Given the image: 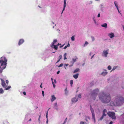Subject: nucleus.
Here are the masks:
<instances>
[{
    "mask_svg": "<svg viewBox=\"0 0 124 124\" xmlns=\"http://www.w3.org/2000/svg\"><path fill=\"white\" fill-rule=\"evenodd\" d=\"M109 50L108 49L104 50L102 53V56L105 58H107L109 54Z\"/></svg>",
    "mask_w": 124,
    "mask_h": 124,
    "instance_id": "nucleus-5",
    "label": "nucleus"
},
{
    "mask_svg": "<svg viewBox=\"0 0 124 124\" xmlns=\"http://www.w3.org/2000/svg\"><path fill=\"white\" fill-rule=\"evenodd\" d=\"M65 45V44H64L63 45H62V46H60L59 47L60 48H61L62 47L64 46V45Z\"/></svg>",
    "mask_w": 124,
    "mask_h": 124,
    "instance_id": "nucleus-61",
    "label": "nucleus"
},
{
    "mask_svg": "<svg viewBox=\"0 0 124 124\" xmlns=\"http://www.w3.org/2000/svg\"><path fill=\"white\" fill-rule=\"evenodd\" d=\"M93 2V1H88L87 2V4L88 5H90L92 4Z\"/></svg>",
    "mask_w": 124,
    "mask_h": 124,
    "instance_id": "nucleus-24",
    "label": "nucleus"
},
{
    "mask_svg": "<svg viewBox=\"0 0 124 124\" xmlns=\"http://www.w3.org/2000/svg\"><path fill=\"white\" fill-rule=\"evenodd\" d=\"M70 83L71 85V86H72V84H73V80H71L70 81Z\"/></svg>",
    "mask_w": 124,
    "mask_h": 124,
    "instance_id": "nucleus-36",
    "label": "nucleus"
},
{
    "mask_svg": "<svg viewBox=\"0 0 124 124\" xmlns=\"http://www.w3.org/2000/svg\"><path fill=\"white\" fill-rule=\"evenodd\" d=\"M108 35L109 36L110 39H112L115 37L114 34L112 32L109 33Z\"/></svg>",
    "mask_w": 124,
    "mask_h": 124,
    "instance_id": "nucleus-13",
    "label": "nucleus"
},
{
    "mask_svg": "<svg viewBox=\"0 0 124 124\" xmlns=\"http://www.w3.org/2000/svg\"><path fill=\"white\" fill-rule=\"evenodd\" d=\"M48 119H46V124H48Z\"/></svg>",
    "mask_w": 124,
    "mask_h": 124,
    "instance_id": "nucleus-57",
    "label": "nucleus"
},
{
    "mask_svg": "<svg viewBox=\"0 0 124 124\" xmlns=\"http://www.w3.org/2000/svg\"><path fill=\"white\" fill-rule=\"evenodd\" d=\"M65 10V9H64V8H63V9L62 10V13H61V14H62L63 11Z\"/></svg>",
    "mask_w": 124,
    "mask_h": 124,
    "instance_id": "nucleus-56",
    "label": "nucleus"
},
{
    "mask_svg": "<svg viewBox=\"0 0 124 124\" xmlns=\"http://www.w3.org/2000/svg\"><path fill=\"white\" fill-rule=\"evenodd\" d=\"M108 115L112 119H116V116H115V113L112 112H109L107 113Z\"/></svg>",
    "mask_w": 124,
    "mask_h": 124,
    "instance_id": "nucleus-6",
    "label": "nucleus"
},
{
    "mask_svg": "<svg viewBox=\"0 0 124 124\" xmlns=\"http://www.w3.org/2000/svg\"><path fill=\"white\" fill-rule=\"evenodd\" d=\"M103 70L104 71L101 73V75L103 76H105L108 74V72L107 71V70H106L103 69Z\"/></svg>",
    "mask_w": 124,
    "mask_h": 124,
    "instance_id": "nucleus-11",
    "label": "nucleus"
},
{
    "mask_svg": "<svg viewBox=\"0 0 124 124\" xmlns=\"http://www.w3.org/2000/svg\"><path fill=\"white\" fill-rule=\"evenodd\" d=\"M121 87L122 89L124 90V81H123L121 83Z\"/></svg>",
    "mask_w": 124,
    "mask_h": 124,
    "instance_id": "nucleus-22",
    "label": "nucleus"
},
{
    "mask_svg": "<svg viewBox=\"0 0 124 124\" xmlns=\"http://www.w3.org/2000/svg\"><path fill=\"white\" fill-rule=\"evenodd\" d=\"M50 108H49L48 110L46 113V119H48V111L49 110Z\"/></svg>",
    "mask_w": 124,
    "mask_h": 124,
    "instance_id": "nucleus-35",
    "label": "nucleus"
},
{
    "mask_svg": "<svg viewBox=\"0 0 124 124\" xmlns=\"http://www.w3.org/2000/svg\"><path fill=\"white\" fill-rule=\"evenodd\" d=\"M99 98L100 100L105 103H108L111 100V98L109 94H106L102 92L99 94Z\"/></svg>",
    "mask_w": 124,
    "mask_h": 124,
    "instance_id": "nucleus-2",
    "label": "nucleus"
},
{
    "mask_svg": "<svg viewBox=\"0 0 124 124\" xmlns=\"http://www.w3.org/2000/svg\"><path fill=\"white\" fill-rule=\"evenodd\" d=\"M80 124H87L86 122H84L82 121H81L80 123Z\"/></svg>",
    "mask_w": 124,
    "mask_h": 124,
    "instance_id": "nucleus-37",
    "label": "nucleus"
},
{
    "mask_svg": "<svg viewBox=\"0 0 124 124\" xmlns=\"http://www.w3.org/2000/svg\"><path fill=\"white\" fill-rule=\"evenodd\" d=\"M65 93L67 95L68 94V91H67V88H66L65 90Z\"/></svg>",
    "mask_w": 124,
    "mask_h": 124,
    "instance_id": "nucleus-30",
    "label": "nucleus"
},
{
    "mask_svg": "<svg viewBox=\"0 0 124 124\" xmlns=\"http://www.w3.org/2000/svg\"><path fill=\"white\" fill-rule=\"evenodd\" d=\"M91 38L92 39V41H93L95 40V38L93 36H91Z\"/></svg>",
    "mask_w": 124,
    "mask_h": 124,
    "instance_id": "nucleus-39",
    "label": "nucleus"
},
{
    "mask_svg": "<svg viewBox=\"0 0 124 124\" xmlns=\"http://www.w3.org/2000/svg\"><path fill=\"white\" fill-rule=\"evenodd\" d=\"M62 56L61 55H60L59 56V59L57 61V62L56 63H57L59 62L60 60L62 58Z\"/></svg>",
    "mask_w": 124,
    "mask_h": 124,
    "instance_id": "nucleus-27",
    "label": "nucleus"
},
{
    "mask_svg": "<svg viewBox=\"0 0 124 124\" xmlns=\"http://www.w3.org/2000/svg\"><path fill=\"white\" fill-rule=\"evenodd\" d=\"M6 81L7 84L8 85V81L7 80H6Z\"/></svg>",
    "mask_w": 124,
    "mask_h": 124,
    "instance_id": "nucleus-50",
    "label": "nucleus"
},
{
    "mask_svg": "<svg viewBox=\"0 0 124 124\" xmlns=\"http://www.w3.org/2000/svg\"><path fill=\"white\" fill-rule=\"evenodd\" d=\"M79 69L77 68L76 69H75L73 73H75L76 72H77L79 71Z\"/></svg>",
    "mask_w": 124,
    "mask_h": 124,
    "instance_id": "nucleus-28",
    "label": "nucleus"
},
{
    "mask_svg": "<svg viewBox=\"0 0 124 124\" xmlns=\"http://www.w3.org/2000/svg\"><path fill=\"white\" fill-rule=\"evenodd\" d=\"M68 47L67 46H66L63 48L64 49H66Z\"/></svg>",
    "mask_w": 124,
    "mask_h": 124,
    "instance_id": "nucleus-55",
    "label": "nucleus"
},
{
    "mask_svg": "<svg viewBox=\"0 0 124 124\" xmlns=\"http://www.w3.org/2000/svg\"><path fill=\"white\" fill-rule=\"evenodd\" d=\"M63 8L64 9H65V8L67 5V1L66 0H63Z\"/></svg>",
    "mask_w": 124,
    "mask_h": 124,
    "instance_id": "nucleus-16",
    "label": "nucleus"
},
{
    "mask_svg": "<svg viewBox=\"0 0 124 124\" xmlns=\"http://www.w3.org/2000/svg\"><path fill=\"white\" fill-rule=\"evenodd\" d=\"M67 118H66L65 119V120L64 121V122L61 124H65L66 122H67Z\"/></svg>",
    "mask_w": 124,
    "mask_h": 124,
    "instance_id": "nucleus-32",
    "label": "nucleus"
},
{
    "mask_svg": "<svg viewBox=\"0 0 124 124\" xmlns=\"http://www.w3.org/2000/svg\"><path fill=\"white\" fill-rule=\"evenodd\" d=\"M7 60L6 58L4 57H2L1 58L0 60V74L2 73L3 70L6 67Z\"/></svg>",
    "mask_w": 124,
    "mask_h": 124,
    "instance_id": "nucleus-3",
    "label": "nucleus"
},
{
    "mask_svg": "<svg viewBox=\"0 0 124 124\" xmlns=\"http://www.w3.org/2000/svg\"><path fill=\"white\" fill-rule=\"evenodd\" d=\"M4 93V91L2 88H0V93L2 94Z\"/></svg>",
    "mask_w": 124,
    "mask_h": 124,
    "instance_id": "nucleus-29",
    "label": "nucleus"
},
{
    "mask_svg": "<svg viewBox=\"0 0 124 124\" xmlns=\"http://www.w3.org/2000/svg\"><path fill=\"white\" fill-rule=\"evenodd\" d=\"M95 54H94L91 57V59H92L93 57L94 56V55Z\"/></svg>",
    "mask_w": 124,
    "mask_h": 124,
    "instance_id": "nucleus-64",
    "label": "nucleus"
},
{
    "mask_svg": "<svg viewBox=\"0 0 124 124\" xmlns=\"http://www.w3.org/2000/svg\"><path fill=\"white\" fill-rule=\"evenodd\" d=\"M52 98L51 100V101L52 102L56 99V98L55 97L54 95H53L51 96Z\"/></svg>",
    "mask_w": 124,
    "mask_h": 124,
    "instance_id": "nucleus-18",
    "label": "nucleus"
},
{
    "mask_svg": "<svg viewBox=\"0 0 124 124\" xmlns=\"http://www.w3.org/2000/svg\"><path fill=\"white\" fill-rule=\"evenodd\" d=\"M11 88V87L10 86H8L7 87H6V88H5V90H9V89Z\"/></svg>",
    "mask_w": 124,
    "mask_h": 124,
    "instance_id": "nucleus-31",
    "label": "nucleus"
},
{
    "mask_svg": "<svg viewBox=\"0 0 124 124\" xmlns=\"http://www.w3.org/2000/svg\"><path fill=\"white\" fill-rule=\"evenodd\" d=\"M114 5L116 7H118V3L116 1H115L114 2Z\"/></svg>",
    "mask_w": 124,
    "mask_h": 124,
    "instance_id": "nucleus-25",
    "label": "nucleus"
},
{
    "mask_svg": "<svg viewBox=\"0 0 124 124\" xmlns=\"http://www.w3.org/2000/svg\"><path fill=\"white\" fill-rule=\"evenodd\" d=\"M63 63H61L58 66L59 67H60L62 66H63Z\"/></svg>",
    "mask_w": 124,
    "mask_h": 124,
    "instance_id": "nucleus-43",
    "label": "nucleus"
},
{
    "mask_svg": "<svg viewBox=\"0 0 124 124\" xmlns=\"http://www.w3.org/2000/svg\"><path fill=\"white\" fill-rule=\"evenodd\" d=\"M86 118H87V119H90V117L89 116H87V117H86Z\"/></svg>",
    "mask_w": 124,
    "mask_h": 124,
    "instance_id": "nucleus-58",
    "label": "nucleus"
},
{
    "mask_svg": "<svg viewBox=\"0 0 124 124\" xmlns=\"http://www.w3.org/2000/svg\"><path fill=\"white\" fill-rule=\"evenodd\" d=\"M61 45V44H60L58 43L57 45H55V47H57V46H58L59 45Z\"/></svg>",
    "mask_w": 124,
    "mask_h": 124,
    "instance_id": "nucleus-45",
    "label": "nucleus"
},
{
    "mask_svg": "<svg viewBox=\"0 0 124 124\" xmlns=\"http://www.w3.org/2000/svg\"><path fill=\"white\" fill-rule=\"evenodd\" d=\"M54 108L57 111L59 110V108H58V106L57 105V103L56 102H55L54 104Z\"/></svg>",
    "mask_w": 124,
    "mask_h": 124,
    "instance_id": "nucleus-12",
    "label": "nucleus"
},
{
    "mask_svg": "<svg viewBox=\"0 0 124 124\" xmlns=\"http://www.w3.org/2000/svg\"><path fill=\"white\" fill-rule=\"evenodd\" d=\"M52 83V84H53V87L54 88H55V84L54 83H54Z\"/></svg>",
    "mask_w": 124,
    "mask_h": 124,
    "instance_id": "nucleus-44",
    "label": "nucleus"
},
{
    "mask_svg": "<svg viewBox=\"0 0 124 124\" xmlns=\"http://www.w3.org/2000/svg\"><path fill=\"white\" fill-rule=\"evenodd\" d=\"M40 117H41V116H40V115L39 116V119H38L39 121V122H40Z\"/></svg>",
    "mask_w": 124,
    "mask_h": 124,
    "instance_id": "nucleus-47",
    "label": "nucleus"
},
{
    "mask_svg": "<svg viewBox=\"0 0 124 124\" xmlns=\"http://www.w3.org/2000/svg\"><path fill=\"white\" fill-rule=\"evenodd\" d=\"M81 96L80 94H79L78 95V97L79 98H81Z\"/></svg>",
    "mask_w": 124,
    "mask_h": 124,
    "instance_id": "nucleus-46",
    "label": "nucleus"
},
{
    "mask_svg": "<svg viewBox=\"0 0 124 124\" xmlns=\"http://www.w3.org/2000/svg\"><path fill=\"white\" fill-rule=\"evenodd\" d=\"M77 59H78V58L77 56H75L74 58L72 59V60L73 61V63L76 61Z\"/></svg>",
    "mask_w": 124,
    "mask_h": 124,
    "instance_id": "nucleus-21",
    "label": "nucleus"
},
{
    "mask_svg": "<svg viewBox=\"0 0 124 124\" xmlns=\"http://www.w3.org/2000/svg\"><path fill=\"white\" fill-rule=\"evenodd\" d=\"M51 80H52V83H54V82H53V79L52 78H51Z\"/></svg>",
    "mask_w": 124,
    "mask_h": 124,
    "instance_id": "nucleus-51",
    "label": "nucleus"
},
{
    "mask_svg": "<svg viewBox=\"0 0 124 124\" xmlns=\"http://www.w3.org/2000/svg\"><path fill=\"white\" fill-rule=\"evenodd\" d=\"M97 17H100V13H99L97 15Z\"/></svg>",
    "mask_w": 124,
    "mask_h": 124,
    "instance_id": "nucleus-49",
    "label": "nucleus"
},
{
    "mask_svg": "<svg viewBox=\"0 0 124 124\" xmlns=\"http://www.w3.org/2000/svg\"><path fill=\"white\" fill-rule=\"evenodd\" d=\"M71 39L72 41H74L75 40L74 36H73L71 37Z\"/></svg>",
    "mask_w": 124,
    "mask_h": 124,
    "instance_id": "nucleus-34",
    "label": "nucleus"
},
{
    "mask_svg": "<svg viewBox=\"0 0 124 124\" xmlns=\"http://www.w3.org/2000/svg\"><path fill=\"white\" fill-rule=\"evenodd\" d=\"M116 67H116V66L114 67L112 69L111 71H112L116 69Z\"/></svg>",
    "mask_w": 124,
    "mask_h": 124,
    "instance_id": "nucleus-42",
    "label": "nucleus"
},
{
    "mask_svg": "<svg viewBox=\"0 0 124 124\" xmlns=\"http://www.w3.org/2000/svg\"><path fill=\"white\" fill-rule=\"evenodd\" d=\"M113 123V122L112 121H111L110 122L109 124H112Z\"/></svg>",
    "mask_w": 124,
    "mask_h": 124,
    "instance_id": "nucleus-60",
    "label": "nucleus"
},
{
    "mask_svg": "<svg viewBox=\"0 0 124 124\" xmlns=\"http://www.w3.org/2000/svg\"><path fill=\"white\" fill-rule=\"evenodd\" d=\"M107 113V110L106 109H104L103 111L102 112V115L103 116H106L107 115L106 114V113Z\"/></svg>",
    "mask_w": 124,
    "mask_h": 124,
    "instance_id": "nucleus-17",
    "label": "nucleus"
},
{
    "mask_svg": "<svg viewBox=\"0 0 124 124\" xmlns=\"http://www.w3.org/2000/svg\"><path fill=\"white\" fill-rule=\"evenodd\" d=\"M28 116L27 115H26L25 116V119H26V120H27V117H28Z\"/></svg>",
    "mask_w": 124,
    "mask_h": 124,
    "instance_id": "nucleus-53",
    "label": "nucleus"
},
{
    "mask_svg": "<svg viewBox=\"0 0 124 124\" xmlns=\"http://www.w3.org/2000/svg\"><path fill=\"white\" fill-rule=\"evenodd\" d=\"M105 6L103 3H101L99 6V8H100V10L101 12H103L104 10Z\"/></svg>",
    "mask_w": 124,
    "mask_h": 124,
    "instance_id": "nucleus-9",
    "label": "nucleus"
},
{
    "mask_svg": "<svg viewBox=\"0 0 124 124\" xmlns=\"http://www.w3.org/2000/svg\"><path fill=\"white\" fill-rule=\"evenodd\" d=\"M93 21H94V23L95 24H98L97 22H96L94 17L93 18Z\"/></svg>",
    "mask_w": 124,
    "mask_h": 124,
    "instance_id": "nucleus-23",
    "label": "nucleus"
},
{
    "mask_svg": "<svg viewBox=\"0 0 124 124\" xmlns=\"http://www.w3.org/2000/svg\"><path fill=\"white\" fill-rule=\"evenodd\" d=\"M3 124H9V123L6 121H5L3 123Z\"/></svg>",
    "mask_w": 124,
    "mask_h": 124,
    "instance_id": "nucleus-33",
    "label": "nucleus"
},
{
    "mask_svg": "<svg viewBox=\"0 0 124 124\" xmlns=\"http://www.w3.org/2000/svg\"><path fill=\"white\" fill-rule=\"evenodd\" d=\"M90 109L91 111L92 115V119L93 120L94 122L95 123L96 122L95 118V115L94 111L93 109L92 108L91 105H90Z\"/></svg>",
    "mask_w": 124,
    "mask_h": 124,
    "instance_id": "nucleus-7",
    "label": "nucleus"
},
{
    "mask_svg": "<svg viewBox=\"0 0 124 124\" xmlns=\"http://www.w3.org/2000/svg\"><path fill=\"white\" fill-rule=\"evenodd\" d=\"M42 93L43 96L44 97V92L43 91H42Z\"/></svg>",
    "mask_w": 124,
    "mask_h": 124,
    "instance_id": "nucleus-48",
    "label": "nucleus"
},
{
    "mask_svg": "<svg viewBox=\"0 0 124 124\" xmlns=\"http://www.w3.org/2000/svg\"><path fill=\"white\" fill-rule=\"evenodd\" d=\"M23 94L24 95H26V93L25 92H23Z\"/></svg>",
    "mask_w": 124,
    "mask_h": 124,
    "instance_id": "nucleus-59",
    "label": "nucleus"
},
{
    "mask_svg": "<svg viewBox=\"0 0 124 124\" xmlns=\"http://www.w3.org/2000/svg\"><path fill=\"white\" fill-rule=\"evenodd\" d=\"M108 69L109 70H110L111 69V67L109 65L108 66Z\"/></svg>",
    "mask_w": 124,
    "mask_h": 124,
    "instance_id": "nucleus-38",
    "label": "nucleus"
},
{
    "mask_svg": "<svg viewBox=\"0 0 124 124\" xmlns=\"http://www.w3.org/2000/svg\"><path fill=\"white\" fill-rule=\"evenodd\" d=\"M124 99L121 96L118 95L115 98L114 101H111L110 105L112 106H119L122 105L124 102Z\"/></svg>",
    "mask_w": 124,
    "mask_h": 124,
    "instance_id": "nucleus-1",
    "label": "nucleus"
},
{
    "mask_svg": "<svg viewBox=\"0 0 124 124\" xmlns=\"http://www.w3.org/2000/svg\"><path fill=\"white\" fill-rule=\"evenodd\" d=\"M70 46V44L69 43H68L67 45V46L68 47H69Z\"/></svg>",
    "mask_w": 124,
    "mask_h": 124,
    "instance_id": "nucleus-52",
    "label": "nucleus"
},
{
    "mask_svg": "<svg viewBox=\"0 0 124 124\" xmlns=\"http://www.w3.org/2000/svg\"><path fill=\"white\" fill-rule=\"evenodd\" d=\"M54 82L55 83H56V81L55 79H54Z\"/></svg>",
    "mask_w": 124,
    "mask_h": 124,
    "instance_id": "nucleus-63",
    "label": "nucleus"
},
{
    "mask_svg": "<svg viewBox=\"0 0 124 124\" xmlns=\"http://www.w3.org/2000/svg\"><path fill=\"white\" fill-rule=\"evenodd\" d=\"M71 101L73 103H75L78 101V99L76 96L75 97L72 98Z\"/></svg>",
    "mask_w": 124,
    "mask_h": 124,
    "instance_id": "nucleus-14",
    "label": "nucleus"
},
{
    "mask_svg": "<svg viewBox=\"0 0 124 124\" xmlns=\"http://www.w3.org/2000/svg\"><path fill=\"white\" fill-rule=\"evenodd\" d=\"M69 64H65L64 65V67L65 69H66V67L69 65Z\"/></svg>",
    "mask_w": 124,
    "mask_h": 124,
    "instance_id": "nucleus-41",
    "label": "nucleus"
},
{
    "mask_svg": "<svg viewBox=\"0 0 124 124\" xmlns=\"http://www.w3.org/2000/svg\"><path fill=\"white\" fill-rule=\"evenodd\" d=\"M104 116H105L102 115L101 117L100 118L99 120H101L103 119Z\"/></svg>",
    "mask_w": 124,
    "mask_h": 124,
    "instance_id": "nucleus-40",
    "label": "nucleus"
},
{
    "mask_svg": "<svg viewBox=\"0 0 124 124\" xmlns=\"http://www.w3.org/2000/svg\"><path fill=\"white\" fill-rule=\"evenodd\" d=\"M24 40L23 39H20L19 41L18 44L19 46H20L24 42Z\"/></svg>",
    "mask_w": 124,
    "mask_h": 124,
    "instance_id": "nucleus-15",
    "label": "nucleus"
},
{
    "mask_svg": "<svg viewBox=\"0 0 124 124\" xmlns=\"http://www.w3.org/2000/svg\"><path fill=\"white\" fill-rule=\"evenodd\" d=\"M89 43L87 41H86L85 42V44L84 45V47H85L87 46V45Z\"/></svg>",
    "mask_w": 124,
    "mask_h": 124,
    "instance_id": "nucleus-26",
    "label": "nucleus"
},
{
    "mask_svg": "<svg viewBox=\"0 0 124 124\" xmlns=\"http://www.w3.org/2000/svg\"><path fill=\"white\" fill-rule=\"evenodd\" d=\"M57 41V40L56 39H55L54 40L53 42H52L51 44V47L52 48H54V49L57 50L58 47H55V46L56 45H54V44H55V43Z\"/></svg>",
    "mask_w": 124,
    "mask_h": 124,
    "instance_id": "nucleus-8",
    "label": "nucleus"
},
{
    "mask_svg": "<svg viewBox=\"0 0 124 124\" xmlns=\"http://www.w3.org/2000/svg\"><path fill=\"white\" fill-rule=\"evenodd\" d=\"M78 75L79 74L78 73L73 75V77L75 78L76 79L78 78Z\"/></svg>",
    "mask_w": 124,
    "mask_h": 124,
    "instance_id": "nucleus-20",
    "label": "nucleus"
},
{
    "mask_svg": "<svg viewBox=\"0 0 124 124\" xmlns=\"http://www.w3.org/2000/svg\"><path fill=\"white\" fill-rule=\"evenodd\" d=\"M99 91V89L97 88L95 89L92 91L91 94V98L92 99L94 100L96 99Z\"/></svg>",
    "mask_w": 124,
    "mask_h": 124,
    "instance_id": "nucleus-4",
    "label": "nucleus"
},
{
    "mask_svg": "<svg viewBox=\"0 0 124 124\" xmlns=\"http://www.w3.org/2000/svg\"><path fill=\"white\" fill-rule=\"evenodd\" d=\"M66 55H67L66 53H65V54H64V57H66Z\"/></svg>",
    "mask_w": 124,
    "mask_h": 124,
    "instance_id": "nucleus-54",
    "label": "nucleus"
},
{
    "mask_svg": "<svg viewBox=\"0 0 124 124\" xmlns=\"http://www.w3.org/2000/svg\"><path fill=\"white\" fill-rule=\"evenodd\" d=\"M101 26L102 27H104L105 28H107V25L106 23H105L101 25Z\"/></svg>",
    "mask_w": 124,
    "mask_h": 124,
    "instance_id": "nucleus-19",
    "label": "nucleus"
},
{
    "mask_svg": "<svg viewBox=\"0 0 124 124\" xmlns=\"http://www.w3.org/2000/svg\"><path fill=\"white\" fill-rule=\"evenodd\" d=\"M0 80L1 82V84L2 86L4 88H6L7 87V86L6 85L4 81L2 78H0Z\"/></svg>",
    "mask_w": 124,
    "mask_h": 124,
    "instance_id": "nucleus-10",
    "label": "nucleus"
},
{
    "mask_svg": "<svg viewBox=\"0 0 124 124\" xmlns=\"http://www.w3.org/2000/svg\"><path fill=\"white\" fill-rule=\"evenodd\" d=\"M60 72V71H57V74H58Z\"/></svg>",
    "mask_w": 124,
    "mask_h": 124,
    "instance_id": "nucleus-62",
    "label": "nucleus"
}]
</instances>
